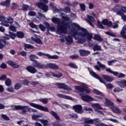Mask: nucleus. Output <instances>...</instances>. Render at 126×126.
<instances>
[{
    "label": "nucleus",
    "mask_w": 126,
    "mask_h": 126,
    "mask_svg": "<svg viewBox=\"0 0 126 126\" xmlns=\"http://www.w3.org/2000/svg\"><path fill=\"white\" fill-rule=\"evenodd\" d=\"M118 14H119V15H121L122 17V18L124 21H126V16L124 14L122 13H121V11H119L118 12Z\"/></svg>",
    "instance_id": "nucleus-44"
},
{
    "label": "nucleus",
    "mask_w": 126,
    "mask_h": 126,
    "mask_svg": "<svg viewBox=\"0 0 126 126\" xmlns=\"http://www.w3.org/2000/svg\"><path fill=\"white\" fill-rule=\"evenodd\" d=\"M23 84H24V85H28L29 84V81H28L27 80H23Z\"/></svg>",
    "instance_id": "nucleus-64"
},
{
    "label": "nucleus",
    "mask_w": 126,
    "mask_h": 126,
    "mask_svg": "<svg viewBox=\"0 0 126 126\" xmlns=\"http://www.w3.org/2000/svg\"><path fill=\"white\" fill-rule=\"evenodd\" d=\"M106 34L109 36H111V37H116V35L112 32H106Z\"/></svg>",
    "instance_id": "nucleus-58"
},
{
    "label": "nucleus",
    "mask_w": 126,
    "mask_h": 126,
    "mask_svg": "<svg viewBox=\"0 0 126 126\" xmlns=\"http://www.w3.org/2000/svg\"><path fill=\"white\" fill-rule=\"evenodd\" d=\"M117 83L120 87H125V80L117 82Z\"/></svg>",
    "instance_id": "nucleus-39"
},
{
    "label": "nucleus",
    "mask_w": 126,
    "mask_h": 126,
    "mask_svg": "<svg viewBox=\"0 0 126 126\" xmlns=\"http://www.w3.org/2000/svg\"><path fill=\"white\" fill-rule=\"evenodd\" d=\"M5 84L7 86H10L11 85V80L9 78L7 79L5 81Z\"/></svg>",
    "instance_id": "nucleus-43"
},
{
    "label": "nucleus",
    "mask_w": 126,
    "mask_h": 126,
    "mask_svg": "<svg viewBox=\"0 0 126 126\" xmlns=\"http://www.w3.org/2000/svg\"><path fill=\"white\" fill-rule=\"evenodd\" d=\"M105 70L107 72H109L110 73H112V74H114L115 76H117V75H119V72L113 71L110 68H106Z\"/></svg>",
    "instance_id": "nucleus-28"
},
{
    "label": "nucleus",
    "mask_w": 126,
    "mask_h": 126,
    "mask_svg": "<svg viewBox=\"0 0 126 126\" xmlns=\"http://www.w3.org/2000/svg\"><path fill=\"white\" fill-rule=\"evenodd\" d=\"M48 29L50 31H52V32H54L56 31V28L54 27H49L48 28Z\"/></svg>",
    "instance_id": "nucleus-59"
},
{
    "label": "nucleus",
    "mask_w": 126,
    "mask_h": 126,
    "mask_svg": "<svg viewBox=\"0 0 126 126\" xmlns=\"http://www.w3.org/2000/svg\"><path fill=\"white\" fill-rule=\"evenodd\" d=\"M10 4V0H7L0 3V5H2V6H9Z\"/></svg>",
    "instance_id": "nucleus-32"
},
{
    "label": "nucleus",
    "mask_w": 126,
    "mask_h": 126,
    "mask_svg": "<svg viewBox=\"0 0 126 126\" xmlns=\"http://www.w3.org/2000/svg\"><path fill=\"white\" fill-rule=\"evenodd\" d=\"M80 7L82 11H85L86 6H85V4H84V3H80Z\"/></svg>",
    "instance_id": "nucleus-47"
},
{
    "label": "nucleus",
    "mask_w": 126,
    "mask_h": 126,
    "mask_svg": "<svg viewBox=\"0 0 126 126\" xmlns=\"http://www.w3.org/2000/svg\"><path fill=\"white\" fill-rule=\"evenodd\" d=\"M87 18L88 19L87 20V22L92 26V27H94V23H95V19H94V18L92 17V16H90L89 15H87Z\"/></svg>",
    "instance_id": "nucleus-16"
},
{
    "label": "nucleus",
    "mask_w": 126,
    "mask_h": 126,
    "mask_svg": "<svg viewBox=\"0 0 126 126\" xmlns=\"http://www.w3.org/2000/svg\"><path fill=\"white\" fill-rule=\"evenodd\" d=\"M52 74L53 75V76L54 77H57V78H61L62 76H63V74L61 73H60L59 72H52Z\"/></svg>",
    "instance_id": "nucleus-30"
},
{
    "label": "nucleus",
    "mask_w": 126,
    "mask_h": 126,
    "mask_svg": "<svg viewBox=\"0 0 126 126\" xmlns=\"http://www.w3.org/2000/svg\"><path fill=\"white\" fill-rule=\"evenodd\" d=\"M20 107H21L20 110H22V111L20 112L21 115H26L27 112L31 111V108H30L29 106L20 105Z\"/></svg>",
    "instance_id": "nucleus-12"
},
{
    "label": "nucleus",
    "mask_w": 126,
    "mask_h": 126,
    "mask_svg": "<svg viewBox=\"0 0 126 126\" xmlns=\"http://www.w3.org/2000/svg\"><path fill=\"white\" fill-rule=\"evenodd\" d=\"M85 124H94L96 126H108L102 123V121L99 120V119H94V120L90 119L89 118H87L84 120Z\"/></svg>",
    "instance_id": "nucleus-5"
},
{
    "label": "nucleus",
    "mask_w": 126,
    "mask_h": 126,
    "mask_svg": "<svg viewBox=\"0 0 126 126\" xmlns=\"http://www.w3.org/2000/svg\"><path fill=\"white\" fill-rule=\"evenodd\" d=\"M102 76L103 79H104V80H105L107 82H112V81L114 80V78H112L109 75L102 74Z\"/></svg>",
    "instance_id": "nucleus-22"
},
{
    "label": "nucleus",
    "mask_w": 126,
    "mask_h": 126,
    "mask_svg": "<svg viewBox=\"0 0 126 126\" xmlns=\"http://www.w3.org/2000/svg\"><path fill=\"white\" fill-rule=\"evenodd\" d=\"M6 90L8 92L12 93L14 91V89H13V87H9L6 89Z\"/></svg>",
    "instance_id": "nucleus-51"
},
{
    "label": "nucleus",
    "mask_w": 126,
    "mask_h": 126,
    "mask_svg": "<svg viewBox=\"0 0 126 126\" xmlns=\"http://www.w3.org/2000/svg\"><path fill=\"white\" fill-rule=\"evenodd\" d=\"M5 40H9V35H6L4 36V39H0V49H3L5 45L8 44V42H6Z\"/></svg>",
    "instance_id": "nucleus-9"
},
{
    "label": "nucleus",
    "mask_w": 126,
    "mask_h": 126,
    "mask_svg": "<svg viewBox=\"0 0 126 126\" xmlns=\"http://www.w3.org/2000/svg\"><path fill=\"white\" fill-rule=\"evenodd\" d=\"M80 95L81 96L83 101H85V102H90L91 101H93L94 100V98L90 95L82 94H80Z\"/></svg>",
    "instance_id": "nucleus-14"
},
{
    "label": "nucleus",
    "mask_w": 126,
    "mask_h": 126,
    "mask_svg": "<svg viewBox=\"0 0 126 126\" xmlns=\"http://www.w3.org/2000/svg\"><path fill=\"white\" fill-rule=\"evenodd\" d=\"M57 96L59 97V98H63V99H66V100H72V97L67 96V95H63L62 94H58Z\"/></svg>",
    "instance_id": "nucleus-26"
},
{
    "label": "nucleus",
    "mask_w": 126,
    "mask_h": 126,
    "mask_svg": "<svg viewBox=\"0 0 126 126\" xmlns=\"http://www.w3.org/2000/svg\"><path fill=\"white\" fill-rule=\"evenodd\" d=\"M73 109L77 114H82L83 110H82V106L81 105H76L73 106Z\"/></svg>",
    "instance_id": "nucleus-15"
},
{
    "label": "nucleus",
    "mask_w": 126,
    "mask_h": 126,
    "mask_svg": "<svg viewBox=\"0 0 126 126\" xmlns=\"http://www.w3.org/2000/svg\"><path fill=\"white\" fill-rule=\"evenodd\" d=\"M126 27H123L120 34L121 35V37L123 38H124V39H126Z\"/></svg>",
    "instance_id": "nucleus-25"
},
{
    "label": "nucleus",
    "mask_w": 126,
    "mask_h": 126,
    "mask_svg": "<svg viewBox=\"0 0 126 126\" xmlns=\"http://www.w3.org/2000/svg\"><path fill=\"white\" fill-rule=\"evenodd\" d=\"M39 122L41 123V124H43L44 126H48V123H49V121L46 120H43V119H40L39 120Z\"/></svg>",
    "instance_id": "nucleus-42"
},
{
    "label": "nucleus",
    "mask_w": 126,
    "mask_h": 126,
    "mask_svg": "<svg viewBox=\"0 0 126 126\" xmlns=\"http://www.w3.org/2000/svg\"><path fill=\"white\" fill-rule=\"evenodd\" d=\"M61 107L63 108V109H65V108H70V105L66 104H62Z\"/></svg>",
    "instance_id": "nucleus-55"
},
{
    "label": "nucleus",
    "mask_w": 126,
    "mask_h": 126,
    "mask_svg": "<svg viewBox=\"0 0 126 126\" xmlns=\"http://www.w3.org/2000/svg\"><path fill=\"white\" fill-rule=\"evenodd\" d=\"M69 117L71 119H74L75 120L78 119V115H77L76 113H72L71 114H69Z\"/></svg>",
    "instance_id": "nucleus-34"
},
{
    "label": "nucleus",
    "mask_w": 126,
    "mask_h": 126,
    "mask_svg": "<svg viewBox=\"0 0 126 126\" xmlns=\"http://www.w3.org/2000/svg\"><path fill=\"white\" fill-rule=\"evenodd\" d=\"M50 8L53 9V12H55V13L59 12L60 10H61V9H58L57 7H55V6L54 5V4L53 3L50 4Z\"/></svg>",
    "instance_id": "nucleus-29"
},
{
    "label": "nucleus",
    "mask_w": 126,
    "mask_h": 126,
    "mask_svg": "<svg viewBox=\"0 0 126 126\" xmlns=\"http://www.w3.org/2000/svg\"><path fill=\"white\" fill-rule=\"evenodd\" d=\"M97 25L99 28H101V29H105V27H104L103 25H102L101 22L99 21H97Z\"/></svg>",
    "instance_id": "nucleus-50"
},
{
    "label": "nucleus",
    "mask_w": 126,
    "mask_h": 126,
    "mask_svg": "<svg viewBox=\"0 0 126 126\" xmlns=\"http://www.w3.org/2000/svg\"><path fill=\"white\" fill-rule=\"evenodd\" d=\"M9 37L11 38V39H13V40H14L15 39V37H16V34H14L13 32H10Z\"/></svg>",
    "instance_id": "nucleus-48"
},
{
    "label": "nucleus",
    "mask_w": 126,
    "mask_h": 126,
    "mask_svg": "<svg viewBox=\"0 0 126 126\" xmlns=\"http://www.w3.org/2000/svg\"><path fill=\"white\" fill-rule=\"evenodd\" d=\"M35 5H37L39 8L43 10L44 12H47L48 9H49V7L42 2H37L35 3Z\"/></svg>",
    "instance_id": "nucleus-10"
},
{
    "label": "nucleus",
    "mask_w": 126,
    "mask_h": 126,
    "mask_svg": "<svg viewBox=\"0 0 126 126\" xmlns=\"http://www.w3.org/2000/svg\"><path fill=\"white\" fill-rule=\"evenodd\" d=\"M11 109L12 111H15V110H20V105H11Z\"/></svg>",
    "instance_id": "nucleus-38"
},
{
    "label": "nucleus",
    "mask_w": 126,
    "mask_h": 126,
    "mask_svg": "<svg viewBox=\"0 0 126 126\" xmlns=\"http://www.w3.org/2000/svg\"><path fill=\"white\" fill-rule=\"evenodd\" d=\"M97 64H98V66L97 65L94 66V68H95L96 70H99L100 71L101 70V69H100V67H101V68H103V69L106 68V65L102 64L99 61L97 62Z\"/></svg>",
    "instance_id": "nucleus-19"
},
{
    "label": "nucleus",
    "mask_w": 126,
    "mask_h": 126,
    "mask_svg": "<svg viewBox=\"0 0 126 126\" xmlns=\"http://www.w3.org/2000/svg\"><path fill=\"white\" fill-rule=\"evenodd\" d=\"M75 88L76 90H78L79 91H80V92H84V91H85L87 94H89V93H91L90 90L87 89V85L85 84H83L81 86H76Z\"/></svg>",
    "instance_id": "nucleus-8"
},
{
    "label": "nucleus",
    "mask_w": 126,
    "mask_h": 126,
    "mask_svg": "<svg viewBox=\"0 0 126 126\" xmlns=\"http://www.w3.org/2000/svg\"><path fill=\"white\" fill-rule=\"evenodd\" d=\"M32 66L34 67H37V68H43L44 67V65L38 62V61H34L32 63Z\"/></svg>",
    "instance_id": "nucleus-21"
},
{
    "label": "nucleus",
    "mask_w": 126,
    "mask_h": 126,
    "mask_svg": "<svg viewBox=\"0 0 126 126\" xmlns=\"http://www.w3.org/2000/svg\"><path fill=\"white\" fill-rule=\"evenodd\" d=\"M29 15H30V16H35V15H36V12H34V11H30L28 13Z\"/></svg>",
    "instance_id": "nucleus-57"
},
{
    "label": "nucleus",
    "mask_w": 126,
    "mask_h": 126,
    "mask_svg": "<svg viewBox=\"0 0 126 126\" xmlns=\"http://www.w3.org/2000/svg\"><path fill=\"white\" fill-rule=\"evenodd\" d=\"M94 93H95L97 95H100L101 96H102V97H105V95L104 94H103V93H102V92L98 91L96 89H94Z\"/></svg>",
    "instance_id": "nucleus-40"
},
{
    "label": "nucleus",
    "mask_w": 126,
    "mask_h": 126,
    "mask_svg": "<svg viewBox=\"0 0 126 126\" xmlns=\"http://www.w3.org/2000/svg\"><path fill=\"white\" fill-rule=\"evenodd\" d=\"M16 36L18 37V38H20L21 39H22L24 37V33L22 32H17Z\"/></svg>",
    "instance_id": "nucleus-35"
},
{
    "label": "nucleus",
    "mask_w": 126,
    "mask_h": 126,
    "mask_svg": "<svg viewBox=\"0 0 126 126\" xmlns=\"http://www.w3.org/2000/svg\"><path fill=\"white\" fill-rule=\"evenodd\" d=\"M38 100L43 104H47L48 102H49V99L47 98H41L38 99Z\"/></svg>",
    "instance_id": "nucleus-36"
},
{
    "label": "nucleus",
    "mask_w": 126,
    "mask_h": 126,
    "mask_svg": "<svg viewBox=\"0 0 126 126\" xmlns=\"http://www.w3.org/2000/svg\"><path fill=\"white\" fill-rule=\"evenodd\" d=\"M7 20L9 23H12V22H13V19L11 17H8L7 18Z\"/></svg>",
    "instance_id": "nucleus-60"
},
{
    "label": "nucleus",
    "mask_w": 126,
    "mask_h": 126,
    "mask_svg": "<svg viewBox=\"0 0 126 126\" xmlns=\"http://www.w3.org/2000/svg\"><path fill=\"white\" fill-rule=\"evenodd\" d=\"M94 40H96L97 41H99V42H102L103 41V38L101 37L98 34H95L94 37H93Z\"/></svg>",
    "instance_id": "nucleus-33"
},
{
    "label": "nucleus",
    "mask_w": 126,
    "mask_h": 126,
    "mask_svg": "<svg viewBox=\"0 0 126 126\" xmlns=\"http://www.w3.org/2000/svg\"><path fill=\"white\" fill-rule=\"evenodd\" d=\"M73 34L75 40H77L78 44H83L85 43L86 39L88 41H91L92 39V33L88 32L87 30L80 28L79 25L75 23L71 24Z\"/></svg>",
    "instance_id": "nucleus-1"
},
{
    "label": "nucleus",
    "mask_w": 126,
    "mask_h": 126,
    "mask_svg": "<svg viewBox=\"0 0 126 126\" xmlns=\"http://www.w3.org/2000/svg\"><path fill=\"white\" fill-rule=\"evenodd\" d=\"M65 41L67 45H70L73 42L72 37L71 36L69 35L65 38Z\"/></svg>",
    "instance_id": "nucleus-27"
},
{
    "label": "nucleus",
    "mask_w": 126,
    "mask_h": 126,
    "mask_svg": "<svg viewBox=\"0 0 126 126\" xmlns=\"http://www.w3.org/2000/svg\"><path fill=\"white\" fill-rule=\"evenodd\" d=\"M28 104H29L31 107H33V108H35L36 109H38V110H40L41 111H44V112H48L52 116V117H54L55 120L56 121H60L61 119L60 118V116L58 115V113L57 112L54 111H49V108L47 107L43 106L41 105H39L36 103H31L30 102H27Z\"/></svg>",
    "instance_id": "nucleus-3"
},
{
    "label": "nucleus",
    "mask_w": 126,
    "mask_h": 126,
    "mask_svg": "<svg viewBox=\"0 0 126 126\" xmlns=\"http://www.w3.org/2000/svg\"><path fill=\"white\" fill-rule=\"evenodd\" d=\"M46 67L49 68H51V69H59V66L56 64L49 63L46 65Z\"/></svg>",
    "instance_id": "nucleus-20"
},
{
    "label": "nucleus",
    "mask_w": 126,
    "mask_h": 126,
    "mask_svg": "<svg viewBox=\"0 0 126 126\" xmlns=\"http://www.w3.org/2000/svg\"><path fill=\"white\" fill-rule=\"evenodd\" d=\"M46 57H47V58L50 59L51 60H58L60 58V57H59L58 55L51 56L49 54H46Z\"/></svg>",
    "instance_id": "nucleus-31"
},
{
    "label": "nucleus",
    "mask_w": 126,
    "mask_h": 126,
    "mask_svg": "<svg viewBox=\"0 0 126 126\" xmlns=\"http://www.w3.org/2000/svg\"><path fill=\"white\" fill-rule=\"evenodd\" d=\"M32 40L37 43V44H42V40L39 38H35L34 37H32Z\"/></svg>",
    "instance_id": "nucleus-41"
},
{
    "label": "nucleus",
    "mask_w": 126,
    "mask_h": 126,
    "mask_svg": "<svg viewBox=\"0 0 126 126\" xmlns=\"http://www.w3.org/2000/svg\"><path fill=\"white\" fill-rule=\"evenodd\" d=\"M39 27L40 29H41V31H45V30H46V27L43 26L42 25H39Z\"/></svg>",
    "instance_id": "nucleus-61"
},
{
    "label": "nucleus",
    "mask_w": 126,
    "mask_h": 126,
    "mask_svg": "<svg viewBox=\"0 0 126 126\" xmlns=\"http://www.w3.org/2000/svg\"><path fill=\"white\" fill-rule=\"evenodd\" d=\"M29 58H30V61L33 62H36V61H35V59H38V57L36 56V55H31L29 57Z\"/></svg>",
    "instance_id": "nucleus-37"
},
{
    "label": "nucleus",
    "mask_w": 126,
    "mask_h": 126,
    "mask_svg": "<svg viewBox=\"0 0 126 126\" xmlns=\"http://www.w3.org/2000/svg\"><path fill=\"white\" fill-rule=\"evenodd\" d=\"M25 48H26L27 49H34V46L29 45V44H25Z\"/></svg>",
    "instance_id": "nucleus-54"
},
{
    "label": "nucleus",
    "mask_w": 126,
    "mask_h": 126,
    "mask_svg": "<svg viewBox=\"0 0 126 126\" xmlns=\"http://www.w3.org/2000/svg\"><path fill=\"white\" fill-rule=\"evenodd\" d=\"M63 10L65 13H69L70 12V8L69 7H64Z\"/></svg>",
    "instance_id": "nucleus-45"
},
{
    "label": "nucleus",
    "mask_w": 126,
    "mask_h": 126,
    "mask_svg": "<svg viewBox=\"0 0 126 126\" xmlns=\"http://www.w3.org/2000/svg\"><path fill=\"white\" fill-rule=\"evenodd\" d=\"M56 85L58 86V88L60 89H65V90H69V91L72 90L69 86L62 83H57Z\"/></svg>",
    "instance_id": "nucleus-11"
},
{
    "label": "nucleus",
    "mask_w": 126,
    "mask_h": 126,
    "mask_svg": "<svg viewBox=\"0 0 126 126\" xmlns=\"http://www.w3.org/2000/svg\"><path fill=\"white\" fill-rule=\"evenodd\" d=\"M69 66H70V67H72V68H77V66H76V65L72 63H70L69 64Z\"/></svg>",
    "instance_id": "nucleus-62"
},
{
    "label": "nucleus",
    "mask_w": 126,
    "mask_h": 126,
    "mask_svg": "<svg viewBox=\"0 0 126 126\" xmlns=\"http://www.w3.org/2000/svg\"><path fill=\"white\" fill-rule=\"evenodd\" d=\"M105 105L107 107H110V109L114 111V113L116 114H121L122 111L120 109L118 108L117 107L114 106V103L112 102L110 100L108 99L107 98H105Z\"/></svg>",
    "instance_id": "nucleus-6"
},
{
    "label": "nucleus",
    "mask_w": 126,
    "mask_h": 126,
    "mask_svg": "<svg viewBox=\"0 0 126 126\" xmlns=\"http://www.w3.org/2000/svg\"><path fill=\"white\" fill-rule=\"evenodd\" d=\"M92 106L94 109L96 114H103L102 112L97 110H102V106L99 104V103H94L92 105Z\"/></svg>",
    "instance_id": "nucleus-13"
},
{
    "label": "nucleus",
    "mask_w": 126,
    "mask_h": 126,
    "mask_svg": "<svg viewBox=\"0 0 126 126\" xmlns=\"http://www.w3.org/2000/svg\"><path fill=\"white\" fill-rule=\"evenodd\" d=\"M9 29H10V30L11 31H14V32H15L16 31V28H15L14 26H10L9 27Z\"/></svg>",
    "instance_id": "nucleus-63"
},
{
    "label": "nucleus",
    "mask_w": 126,
    "mask_h": 126,
    "mask_svg": "<svg viewBox=\"0 0 126 126\" xmlns=\"http://www.w3.org/2000/svg\"><path fill=\"white\" fill-rule=\"evenodd\" d=\"M1 25H3V26H5L6 27H8V26H9L8 23L5 21L1 22Z\"/></svg>",
    "instance_id": "nucleus-53"
},
{
    "label": "nucleus",
    "mask_w": 126,
    "mask_h": 126,
    "mask_svg": "<svg viewBox=\"0 0 126 126\" xmlns=\"http://www.w3.org/2000/svg\"><path fill=\"white\" fill-rule=\"evenodd\" d=\"M94 51H100L101 50V46L97 45H95L94 46Z\"/></svg>",
    "instance_id": "nucleus-46"
},
{
    "label": "nucleus",
    "mask_w": 126,
    "mask_h": 126,
    "mask_svg": "<svg viewBox=\"0 0 126 126\" xmlns=\"http://www.w3.org/2000/svg\"><path fill=\"white\" fill-rule=\"evenodd\" d=\"M105 105L107 107H110V109L114 111V113L116 114H121L122 111L120 109L118 108L117 107L114 106V103L112 102L110 100L108 99L107 98H105Z\"/></svg>",
    "instance_id": "nucleus-7"
},
{
    "label": "nucleus",
    "mask_w": 126,
    "mask_h": 126,
    "mask_svg": "<svg viewBox=\"0 0 126 126\" xmlns=\"http://www.w3.org/2000/svg\"><path fill=\"white\" fill-rule=\"evenodd\" d=\"M123 8V6L121 5H117L116 6H115L113 8V10H114V11H115V12H117V13L120 11V13H121V11H122V9Z\"/></svg>",
    "instance_id": "nucleus-23"
},
{
    "label": "nucleus",
    "mask_w": 126,
    "mask_h": 126,
    "mask_svg": "<svg viewBox=\"0 0 126 126\" xmlns=\"http://www.w3.org/2000/svg\"><path fill=\"white\" fill-rule=\"evenodd\" d=\"M26 69L27 70V71L30 72V73H32V74H34L37 72V69H36L35 67L31 65L27 66Z\"/></svg>",
    "instance_id": "nucleus-17"
},
{
    "label": "nucleus",
    "mask_w": 126,
    "mask_h": 126,
    "mask_svg": "<svg viewBox=\"0 0 126 126\" xmlns=\"http://www.w3.org/2000/svg\"><path fill=\"white\" fill-rule=\"evenodd\" d=\"M79 53L82 57H86L90 54V51L83 49L79 50Z\"/></svg>",
    "instance_id": "nucleus-18"
},
{
    "label": "nucleus",
    "mask_w": 126,
    "mask_h": 126,
    "mask_svg": "<svg viewBox=\"0 0 126 126\" xmlns=\"http://www.w3.org/2000/svg\"><path fill=\"white\" fill-rule=\"evenodd\" d=\"M88 69L89 70L90 74L92 76L94 77V78H96V79H98L99 81H100L101 83L104 84L106 88H108V89H113V85H112V84L108 83L106 85V84L104 83V81L102 79V78H100V76H98V75H97V74H96L95 72L93 71L92 70H90L89 68H88Z\"/></svg>",
    "instance_id": "nucleus-4"
},
{
    "label": "nucleus",
    "mask_w": 126,
    "mask_h": 126,
    "mask_svg": "<svg viewBox=\"0 0 126 126\" xmlns=\"http://www.w3.org/2000/svg\"><path fill=\"white\" fill-rule=\"evenodd\" d=\"M29 25L30 27H31L32 28H35L36 29H38V28H37V26L34 24V23L31 22L29 23Z\"/></svg>",
    "instance_id": "nucleus-52"
},
{
    "label": "nucleus",
    "mask_w": 126,
    "mask_h": 126,
    "mask_svg": "<svg viewBox=\"0 0 126 126\" xmlns=\"http://www.w3.org/2000/svg\"><path fill=\"white\" fill-rule=\"evenodd\" d=\"M51 20L53 23L57 24L58 26L56 30L57 34L61 35L62 33H64V34L66 33V23H65L64 21H62L61 20V19L56 17H53L51 19Z\"/></svg>",
    "instance_id": "nucleus-2"
},
{
    "label": "nucleus",
    "mask_w": 126,
    "mask_h": 126,
    "mask_svg": "<svg viewBox=\"0 0 126 126\" xmlns=\"http://www.w3.org/2000/svg\"><path fill=\"white\" fill-rule=\"evenodd\" d=\"M20 87H21V84L18 83L15 85L14 89H15L16 90H17L19 89Z\"/></svg>",
    "instance_id": "nucleus-56"
},
{
    "label": "nucleus",
    "mask_w": 126,
    "mask_h": 126,
    "mask_svg": "<svg viewBox=\"0 0 126 126\" xmlns=\"http://www.w3.org/2000/svg\"><path fill=\"white\" fill-rule=\"evenodd\" d=\"M102 24L103 25H106L108 27H111L112 26V22L108 21L107 19L103 20L102 21Z\"/></svg>",
    "instance_id": "nucleus-24"
},
{
    "label": "nucleus",
    "mask_w": 126,
    "mask_h": 126,
    "mask_svg": "<svg viewBox=\"0 0 126 126\" xmlns=\"http://www.w3.org/2000/svg\"><path fill=\"white\" fill-rule=\"evenodd\" d=\"M1 118L5 121H9V118L7 117L6 115L2 114L1 115Z\"/></svg>",
    "instance_id": "nucleus-49"
}]
</instances>
